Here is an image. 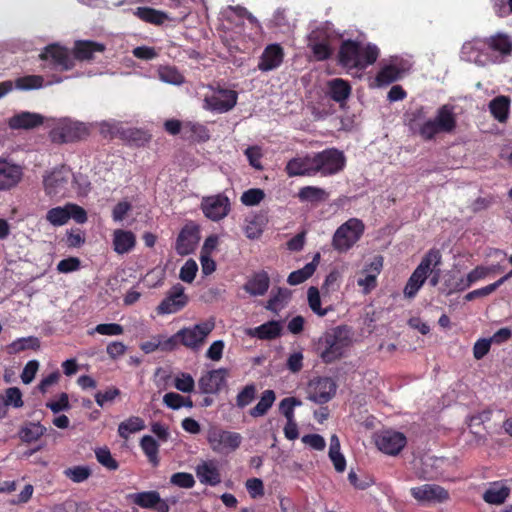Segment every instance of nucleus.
<instances>
[{
	"instance_id": "f257e3e1",
	"label": "nucleus",
	"mask_w": 512,
	"mask_h": 512,
	"mask_svg": "<svg viewBox=\"0 0 512 512\" xmlns=\"http://www.w3.org/2000/svg\"><path fill=\"white\" fill-rule=\"evenodd\" d=\"M409 128L424 140H431L437 134L450 133L456 127V116L452 106L443 105L435 117L426 116L424 108L414 111L409 119Z\"/></svg>"
},
{
	"instance_id": "f03ea898",
	"label": "nucleus",
	"mask_w": 512,
	"mask_h": 512,
	"mask_svg": "<svg viewBox=\"0 0 512 512\" xmlns=\"http://www.w3.org/2000/svg\"><path fill=\"white\" fill-rule=\"evenodd\" d=\"M379 56V49L372 44L362 45L354 41L342 43L339 51V60L347 69H365L372 65Z\"/></svg>"
},
{
	"instance_id": "7ed1b4c3",
	"label": "nucleus",
	"mask_w": 512,
	"mask_h": 512,
	"mask_svg": "<svg viewBox=\"0 0 512 512\" xmlns=\"http://www.w3.org/2000/svg\"><path fill=\"white\" fill-rule=\"evenodd\" d=\"M350 343L348 330L337 327L319 338L316 350L323 362L332 363L344 355Z\"/></svg>"
},
{
	"instance_id": "20e7f679",
	"label": "nucleus",
	"mask_w": 512,
	"mask_h": 512,
	"mask_svg": "<svg viewBox=\"0 0 512 512\" xmlns=\"http://www.w3.org/2000/svg\"><path fill=\"white\" fill-rule=\"evenodd\" d=\"M365 224L359 218H349L341 224L332 236L331 245L339 253H346L361 239Z\"/></svg>"
},
{
	"instance_id": "39448f33",
	"label": "nucleus",
	"mask_w": 512,
	"mask_h": 512,
	"mask_svg": "<svg viewBox=\"0 0 512 512\" xmlns=\"http://www.w3.org/2000/svg\"><path fill=\"white\" fill-rule=\"evenodd\" d=\"M441 263V254L437 250H430L421 260L419 265L409 277L403 294L408 299H413L425 283L433 268Z\"/></svg>"
},
{
	"instance_id": "423d86ee",
	"label": "nucleus",
	"mask_w": 512,
	"mask_h": 512,
	"mask_svg": "<svg viewBox=\"0 0 512 512\" xmlns=\"http://www.w3.org/2000/svg\"><path fill=\"white\" fill-rule=\"evenodd\" d=\"M237 92L231 89L209 87L204 96L203 108L216 113H226L237 103Z\"/></svg>"
},
{
	"instance_id": "0eeeda50",
	"label": "nucleus",
	"mask_w": 512,
	"mask_h": 512,
	"mask_svg": "<svg viewBox=\"0 0 512 512\" xmlns=\"http://www.w3.org/2000/svg\"><path fill=\"white\" fill-rule=\"evenodd\" d=\"M315 171L321 176H331L339 173L345 167L346 158L343 152L330 148L314 153Z\"/></svg>"
},
{
	"instance_id": "6e6552de",
	"label": "nucleus",
	"mask_w": 512,
	"mask_h": 512,
	"mask_svg": "<svg viewBox=\"0 0 512 512\" xmlns=\"http://www.w3.org/2000/svg\"><path fill=\"white\" fill-rule=\"evenodd\" d=\"M207 441L214 452L229 454L240 446L242 437L237 432L212 427L208 430Z\"/></svg>"
},
{
	"instance_id": "1a4fd4ad",
	"label": "nucleus",
	"mask_w": 512,
	"mask_h": 512,
	"mask_svg": "<svg viewBox=\"0 0 512 512\" xmlns=\"http://www.w3.org/2000/svg\"><path fill=\"white\" fill-rule=\"evenodd\" d=\"M88 134L89 126L87 124L68 118L59 120L50 133L52 140L59 143L72 142Z\"/></svg>"
},
{
	"instance_id": "9d476101",
	"label": "nucleus",
	"mask_w": 512,
	"mask_h": 512,
	"mask_svg": "<svg viewBox=\"0 0 512 512\" xmlns=\"http://www.w3.org/2000/svg\"><path fill=\"white\" fill-rule=\"evenodd\" d=\"M215 323L213 320H207L191 327H186L178 331L180 342L191 350H199L205 343L208 335L213 331Z\"/></svg>"
},
{
	"instance_id": "9b49d317",
	"label": "nucleus",
	"mask_w": 512,
	"mask_h": 512,
	"mask_svg": "<svg viewBox=\"0 0 512 512\" xmlns=\"http://www.w3.org/2000/svg\"><path fill=\"white\" fill-rule=\"evenodd\" d=\"M70 219L83 224L87 221V213L79 205L68 203L64 206L52 208L46 214V220L53 226H63Z\"/></svg>"
},
{
	"instance_id": "f8f14e48",
	"label": "nucleus",
	"mask_w": 512,
	"mask_h": 512,
	"mask_svg": "<svg viewBox=\"0 0 512 512\" xmlns=\"http://www.w3.org/2000/svg\"><path fill=\"white\" fill-rule=\"evenodd\" d=\"M411 68L409 61L400 57H392L383 64L375 78V86H387L401 79Z\"/></svg>"
},
{
	"instance_id": "ddd939ff",
	"label": "nucleus",
	"mask_w": 512,
	"mask_h": 512,
	"mask_svg": "<svg viewBox=\"0 0 512 512\" xmlns=\"http://www.w3.org/2000/svg\"><path fill=\"white\" fill-rule=\"evenodd\" d=\"M461 59L478 66L493 64L485 38H477L465 42L461 49Z\"/></svg>"
},
{
	"instance_id": "4468645a",
	"label": "nucleus",
	"mask_w": 512,
	"mask_h": 512,
	"mask_svg": "<svg viewBox=\"0 0 512 512\" xmlns=\"http://www.w3.org/2000/svg\"><path fill=\"white\" fill-rule=\"evenodd\" d=\"M413 498L422 505H435L449 500V492L437 484H423L410 489Z\"/></svg>"
},
{
	"instance_id": "2eb2a0df",
	"label": "nucleus",
	"mask_w": 512,
	"mask_h": 512,
	"mask_svg": "<svg viewBox=\"0 0 512 512\" xmlns=\"http://www.w3.org/2000/svg\"><path fill=\"white\" fill-rule=\"evenodd\" d=\"M71 178L72 173L66 167L53 170L44 178L46 193L54 197L64 196L68 190Z\"/></svg>"
},
{
	"instance_id": "dca6fc26",
	"label": "nucleus",
	"mask_w": 512,
	"mask_h": 512,
	"mask_svg": "<svg viewBox=\"0 0 512 512\" xmlns=\"http://www.w3.org/2000/svg\"><path fill=\"white\" fill-rule=\"evenodd\" d=\"M201 209L208 219L219 221L228 215L230 211V201L228 197L223 194L206 196L202 198Z\"/></svg>"
},
{
	"instance_id": "f3484780",
	"label": "nucleus",
	"mask_w": 512,
	"mask_h": 512,
	"mask_svg": "<svg viewBox=\"0 0 512 512\" xmlns=\"http://www.w3.org/2000/svg\"><path fill=\"white\" fill-rule=\"evenodd\" d=\"M406 437L403 433L385 430L375 436L377 448L387 455H397L406 445Z\"/></svg>"
},
{
	"instance_id": "a211bd4d",
	"label": "nucleus",
	"mask_w": 512,
	"mask_h": 512,
	"mask_svg": "<svg viewBox=\"0 0 512 512\" xmlns=\"http://www.w3.org/2000/svg\"><path fill=\"white\" fill-rule=\"evenodd\" d=\"M187 302L188 297L184 292V287L177 284L170 289L167 296L158 305L157 312L160 315L173 314L184 308Z\"/></svg>"
},
{
	"instance_id": "6ab92c4d",
	"label": "nucleus",
	"mask_w": 512,
	"mask_h": 512,
	"mask_svg": "<svg viewBox=\"0 0 512 512\" xmlns=\"http://www.w3.org/2000/svg\"><path fill=\"white\" fill-rule=\"evenodd\" d=\"M488 43L490 57L493 64L502 63L506 57L512 54V39L503 33H497L485 38Z\"/></svg>"
},
{
	"instance_id": "aec40b11",
	"label": "nucleus",
	"mask_w": 512,
	"mask_h": 512,
	"mask_svg": "<svg viewBox=\"0 0 512 512\" xmlns=\"http://www.w3.org/2000/svg\"><path fill=\"white\" fill-rule=\"evenodd\" d=\"M309 399L318 404H324L336 393L335 382L328 377L318 378L309 383Z\"/></svg>"
},
{
	"instance_id": "412c9836",
	"label": "nucleus",
	"mask_w": 512,
	"mask_h": 512,
	"mask_svg": "<svg viewBox=\"0 0 512 512\" xmlns=\"http://www.w3.org/2000/svg\"><path fill=\"white\" fill-rule=\"evenodd\" d=\"M127 499L144 509L155 508L158 512H169L170 509L168 503L161 499L157 491L131 493L127 495Z\"/></svg>"
},
{
	"instance_id": "4be33fe9",
	"label": "nucleus",
	"mask_w": 512,
	"mask_h": 512,
	"mask_svg": "<svg viewBox=\"0 0 512 512\" xmlns=\"http://www.w3.org/2000/svg\"><path fill=\"white\" fill-rule=\"evenodd\" d=\"M383 267V258L375 257L360 272L357 284L362 289L363 294H369L377 286V277Z\"/></svg>"
},
{
	"instance_id": "5701e85b",
	"label": "nucleus",
	"mask_w": 512,
	"mask_h": 512,
	"mask_svg": "<svg viewBox=\"0 0 512 512\" xmlns=\"http://www.w3.org/2000/svg\"><path fill=\"white\" fill-rule=\"evenodd\" d=\"M227 376L226 368L208 371L198 381L200 391L204 394H217L226 385Z\"/></svg>"
},
{
	"instance_id": "b1692460",
	"label": "nucleus",
	"mask_w": 512,
	"mask_h": 512,
	"mask_svg": "<svg viewBox=\"0 0 512 512\" xmlns=\"http://www.w3.org/2000/svg\"><path fill=\"white\" fill-rule=\"evenodd\" d=\"M199 230L193 224H188L180 231L175 249L179 255H188L192 253L199 242Z\"/></svg>"
},
{
	"instance_id": "393cba45",
	"label": "nucleus",
	"mask_w": 512,
	"mask_h": 512,
	"mask_svg": "<svg viewBox=\"0 0 512 512\" xmlns=\"http://www.w3.org/2000/svg\"><path fill=\"white\" fill-rule=\"evenodd\" d=\"M314 154L298 156L288 161L285 170L289 177L315 176Z\"/></svg>"
},
{
	"instance_id": "a878e982",
	"label": "nucleus",
	"mask_w": 512,
	"mask_h": 512,
	"mask_svg": "<svg viewBox=\"0 0 512 512\" xmlns=\"http://www.w3.org/2000/svg\"><path fill=\"white\" fill-rule=\"evenodd\" d=\"M23 175L22 168L4 158H0V191L15 187Z\"/></svg>"
},
{
	"instance_id": "bb28decb",
	"label": "nucleus",
	"mask_w": 512,
	"mask_h": 512,
	"mask_svg": "<svg viewBox=\"0 0 512 512\" xmlns=\"http://www.w3.org/2000/svg\"><path fill=\"white\" fill-rule=\"evenodd\" d=\"M196 476L201 484L216 486L221 483V473L216 460H203L195 467Z\"/></svg>"
},
{
	"instance_id": "cd10ccee",
	"label": "nucleus",
	"mask_w": 512,
	"mask_h": 512,
	"mask_svg": "<svg viewBox=\"0 0 512 512\" xmlns=\"http://www.w3.org/2000/svg\"><path fill=\"white\" fill-rule=\"evenodd\" d=\"M41 58L49 61L55 69L68 70L73 67V59L68 50L58 45L46 47L45 51L41 54Z\"/></svg>"
},
{
	"instance_id": "c85d7f7f",
	"label": "nucleus",
	"mask_w": 512,
	"mask_h": 512,
	"mask_svg": "<svg viewBox=\"0 0 512 512\" xmlns=\"http://www.w3.org/2000/svg\"><path fill=\"white\" fill-rule=\"evenodd\" d=\"M284 51L279 44L268 45L259 60L258 69L268 72L277 69L283 62Z\"/></svg>"
},
{
	"instance_id": "c756f323",
	"label": "nucleus",
	"mask_w": 512,
	"mask_h": 512,
	"mask_svg": "<svg viewBox=\"0 0 512 512\" xmlns=\"http://www.w3.org/2000/svg\"><path fill=\"white\" fill-rule=\"evenodd\" d=\"M43 117L38 113L22 111L14 114L7 120V125L12 130H28L42 124Z\"/></svg>"
},
{
	"instance_id": "7c9ffc66",
	"label": "nucleus",
	"mask_w": 512,
	"mask_h": 512,
	"mask_svg": "<svg viewBox=\"0 0 512 512\" xmlns=\"http://www.w3.org/2000/svg\"><path fill=\"white\" fill-rule=\"evenodd\" d=\"M104 50V44L90 40L76 41L73 49L75 58L79 60H91L96 53H103Z\"/></svg>"
},
{
	"instance_id": "2f4dec72",
	"label": "nucleus",
	"mask_w": 512,
	"mask_h": 512,
	"mask_svg": "<svg viewBox=\"0 0 512 512\" xmlns=\"http://www.w3.org/2000/svg\"><path fill=\"white\" fill-rule=\"evenodd\" d=\"M270 279L266 272L261 271L252 275L243 289L251 296H263L269 288Z\"/></svg>"
},
{
	"instance_id": "473e14b6",
	"label": "nucleus",
	"mask_w": 512,
	"mask_h": 512,
	"mask_svg": "<svg viewBox=\"0 0 512 512\" xmlns=\"http://www.w3.org/2000/svg\"><path fill=\"white\" fill-rule=\"evenodd\" d=\"M510 494V489L502 482H493L485 490L483 499L486 503L500 505L505 502Z\"/></svg>"
},
{
	"instance_id": "72a5a7b5",
	"label": "nucleus",
	"mask_w": 512,
	"mask_h": 512,
	"mask_svg": "<svg viewBox=\"0 0 512 512\" xmlns=\"http://www.w3.org/2000/svg\"><path fill=\"white\" fill-rule=\"evenodd\" d=\"M136 244V237L131 231L117 229L113 233V247L118 254L130 252Z\"/></svg>"
},
{
	"instance_id": "f704fd0d",
	"label": "nucleus",
	"mask_w": 512,
	"mask_h": 512,
	"mask_svg": "<svg viewBox=\"0 0 512 512\" xmlns=\"http://www.w3.org/2000/svg\"><path fill=\"white\" fill-rule=\"evenodd\" d=\"M321 32L312 31L308 36V46L313 52L316 60H325L331 55V48L324 39H320Z\"/></svg>"
},
{
	"instance_id": "c9c22d12",
	"label": "nucleus",
	"mask_w": 512,
	"mask_h": 512,
	"mask_svg": "<svg viewBox=\"0 0 512 512\" xmlns=\"http://www.w3.org/2000/svg\"><path fill=\"white\" fill-rule=\"evenodd\" d=\"M298 198L301 202L316 205L328 200L329 193L321 187L305 186L299 189Z\"/></svg>"
},
{
	"instance_id": "e433bc0d",
	"label": "nucleus",
	"mask_w": 512,
	"mask_h": 512,
	"mask_svg": "<svg viewBox=\"0 0 512 512\" xmlns=\"http://www.w3.org/2000/svg\"><path fill=\"white\" fill-rule=\"evenodd\" d=\"M307 302L310 310L318 317H324L333 311L331 305L323 306L320 291L317 287L311 286L308 288Z\"/></svg>"
},
{
	"instance_id": "4c0bfd02",
	"label": "nucleus",
	"mask_w": 512,
	"mask_h": 512,
	"mask_svg": "<svg viewBox=\"0 0 512 512\" xmlns=\"http://www.w3.org/2000/svg\"><path fill=\"white\" fill-rule=\"evenodd\" d=\"M509 109L510 99L507 96H497L489 103L490 113L500 123L507 121Z\"/></svg>"
},
{
	"instance_id": "58836bf2",
	"label": "nucleus",
	"mask_w": 512,
	"mask_h": 512,
	"mask_svg": "<svg viewBox=\"0 0 512 512\" xmlns=\"http://www.w3.org/2000/svg\"><path fill=\"white\" fill-rule=\"evenodd\" d=\"M328 93L336 102H344L351 93V87L347 81L336 78L328 82Z\"/></svg>"
},
{
	"instance_id": "ea45409f",
	"label": "nucleus",
	"mask_w": 512,
	"mask_h": 512,
	"mask_svg": "<svg viewBox=\"0 0 512 512\" xmlns=\"http://www.w3.org/2000/svg\"><path fill=\"white\" fill-rule=\"evenodd\" d=\"M182 135L185 139L192 141H206L209 139L208 129L200 123L191 121L183 123Z\"/></svg>"
},
{
	"instance_id": "a19ab883",
	"label": "nucleus",
	"mask_w": 512,
	"mask_h": 512,
	"mask_svg": "<svg viewBox=\"0 0 512 512\" xmlns=\"http://www.w3.org/2000/svg\"><path fill=\"white\" fill-rule=\"evenodd\" d=\"M319 258L320 255L316 254L312 262L307 263L303 268L290 273L287 282L290 285H298L306 281L315 272Z\"/></svg>"
},
{
	"instance_id": "79ce46f5",
	"label": "nucleus",
	"mask_w": 512,
	"mask_h": 512,
	"mask_svg": "<svg viewBox=\"0 0 512 512\" xmlns=\"http://www.w3.org/2000/svg\"><path fill=\"white\" fill-rule=\"evenodd\" d=\"M145 428V422L141 417L131 416L118 426V434L121 438L128 439L133 433Z\"/></svg>"
},
{
	"instance_id": "37998d69",
	"label": "nucleus",
	"mask_w": 512,
	"mask_h": 512,
	"mask_svg": "<svg viewBox=\"0 0 512 512\" xmlns=\"http://www.w3.org/2000/svg\"><path fill=\"white\" fill-rule=\"evenodd\" d=\"M159 79L167 84L182 85L185 82L184 76L173 66H160L157 70Z\"/></svg>"
},
{
	"instance_id": "c03bdc74",
	"label": "nucleus",
	"mask_w": 512,
	"mask_h": 512,
	"mask_svg": "<svg viewBox=\"0 0 512 512\" xmlns=\"http://www.w3.org/2000/svg\"><path fill=\"white\" fill-rule=\"evenodd\" d=\"M46 431L40 423L30 422L25 424L19 431V437L23 442L31 443L37 441Z\"/></svg>"
},
{
	"instance_id": "a18cd8bd",
	"label": "nucleus",
	"mask_w": 512,
	"mask_h": 512,
	"mask_svg": "<svg viewBox=\"0 0 512 512\" xmlns=\"http://www.w3.org/2000/svg\"><path fill=\"white\" fill-rule=\"evenodd\" d=\"M281 329L280 322L269 321L254 328L251 334L259 339H274L280 335Z\"/></svg>"
},
{
	"instance_id": "49530a36",
	"label": "nucleus",
	"mask_w": 512,
	"mask_h": 512,
	"mask_svg": "<svg viewBox=\"0 0 512 512\" xmlns=\"http://www.w3.org/2000/svg\"><path fill=\"white\" fill-rule=\"evenodd\" d=\"M61 79H56L54 81H48L44 83V79L42 76L38 75H29L25 77L18 78L15 82V86L21 90H30V89H39L44 85H50L53 83H59Z\"/></svg>"
},
{
	"instance_id": "de8ad7c7",
	"label": "nucleus",
	"mask_w": 512,
	"mask_h": 512,
	"mask_svg": "<svg viewBox=\"0 0 512 512\" xmlns=\"http://www.w3.org/2000/svg\"><path fill=\"white\" fill-rule=\"evenodd\" d=\"M276 399L273 390H265L260 397V400L254 408L250 410V415L253 417H261L265 415L272 407Z\"/></svg>"
},
{
	"instance_id": "09e8293b",
	"label": "nucleus",
	"mask_w": 512,
	"mask_h": 512,
	"mask_svg": "<svg viewBox=\"0 0 512 512\" xmlns=\"http://www.w3.org/2000/svg\"><path fill=\"white\" fill-rule=\"evenodd\" d=\"M134 14L141 20L156 25L162 24L168 19L164 12L148 7H139L134 11Z\"/></svg>"
},
{
	"instance_id": "8fccbe9b",
	"label": "nucleus",
	"mask_w": 512,
	"mask_h": 512,
	"mask_svg": "<svg viewBox=\"0 0 512 512\" xmlns=\"http://www.w3.org/2000/svg\"><path fill=\"white\" fill-rule=\"evenodd\" d=\"M140 446L153 466H157L159 464V444L156 440L149 435H145L140 441Z\"/></svg>"
},
{
	"instance_id": "3c124183",
	"label": "nucleus",
	"mask_w": 512,
	"mask_h": 512,
	"mask_svg": "<svg viewBox=\"0 0 512 512\" xmlns=\"http://www.w3.org/2000/svg\"><path fill=\"white\" fill-rule=\"evenodd\" d=\"M443 291L447 295H450L455 292H460L468 289L467 282L465 281L464 276H458L454 273H450L444 280L443 283Z\"/></svg>"
},
{
	"instance_id": "603ef678",
	"label": "nucleus",
	"mask_w": 512,
	"mask_h": 512,
	"mask_svg": "<svg viewBox=\"0 0 512 512\" xmlns=\"http://www.w3.org/2000/svg\"><path fill=\"white\" fill-rule=\"evenodd\" d=\"M1 399L4 402V406H9L15 409H19L24 406L23 394L18 387L7 388Z\"/></svg>"
},
{
	"instance_id": "864d4df0",
	"label": "nucleus",
	"mask_w": 512,
	"mask_h": 512,
	"mask_svg": "<svg viewBox=\"0 0 512 512\" xmlns=\"http://www.w3.org/2000/svg\"><path fill=\"white\" fill-rule=\"evenodd\" d=\"M290 299V293L286 289H279L277 293L271 296L268 300L266 308L270 311L277 313L283 309Z\"/></svg>"
},
{
	"instance_id": "5fc2aeb1",
	"label": "nucleus",
	"mask_w": 512,
	"mask_h": 512,
	"mask_svg": "<svg viewBox=\"0 0 512 512\" xmlns=\"http://www.w3.org/2000/svg\"><path fill=\"white\" fill-rule=\"evenodd\" d=\"M272 21L282 32H289L295 26V19L288 16L286 10H277Z\"/></svg>"
},
{
	"instance_id": "6e6d98bb",
	"label": "nucleus",
	"mask_w": 512,
	"mask_h": 512,
	"mask_svg": "<svg viewBox=\"0 0 512 512\" xmlns=\"http://www.w3.org/2000/svg\"><path fill=\"white\" fill-rule=\"evenodd\" d=\"M39 347V340L36 337H24L13 341L9 346L10 353H18L26 349H35Z\"/></svg>"
},
{
	"instance_id": "4d7b16f0",
	"label": "nucleus",
	"mask_w": 512,
	"mask_h": 512,
	"mask_svg": "<svg viewBox=\"0 0 512 512\" xmlns=\"http://www.w3.org/2000/svg\"><path fill=\"white\" fill-rule=\"evenodd\" d=\"M124 332L123 326L117 323H103L98 324L92 330L88 331L89 335H93L94 333H98L100 335L105 336H119Z\"/></svg>"
},
{
	"instance_id": "13d9d810",
	"label": "nucleus",
	"mask_w": 512,
	"mask_h": 512,
	"mask_svg": "<svg viewBox=\"0 0 512 512\" xmlns=\"http://www.w3.org/2000/svg\"><path fill=\"white\" fill-rule=\"evenodd\" d=\"M174 387L183 393H191L195 387L193 377L185 372H180L174 377Z\"/></svg>"
},
{
	"instance_id": "bf43d9fd",
	"label": "nucleus",
	"mask_w": 512,
	"mask_h": 512,
	"mask_svg": "<svg viewBox=\"0 0 512 512\" xmlns=\"http://www.w3.org/2000/svg\"><path fill=\"white\" fill-rule=\"evenodd\" d=\"M493 272V267H487L483 265L476 266L465 276V281L467 282L468 288L472 286L474 283L485 279L489 274Z\"/></svg>"
},
{
	"instance_id": "052dcab7",
	"label": "nucleus",
	"mask_w": 512,
	"mask_h": 512,
	"mask_svg": "<svg viewBox=\"0 0 512 512\" xmlns=\"http://www.w3.org/2000/svg\"><path fill=\"white\" fill-rule=\"evenodd\" d=\"M265 198V193L260 188H252L241 195V203L245 206H256Z\"/></svg>"
},
{
	"instance_id": "680f3d73",
	"label": "nucleus",
	"mask_w": 512,
	"mask_h": 512,
	"mask_svg": "<svg viewBox=\"0 0 512 512\" xmlns=\"http://www.w3.org/2000/svg\"><path fill=\"white\" fill-rule=\"evenodd\" d=\"M97 461L109 470H116L118 462L112 457L108 448H98L95 450Z\"/></svg>"
},
{
	"instance_id": "e2e57ef3",
	"label": "nucleus",
	"mask_w": 512,
	"mask_h": 512,
	"mask_svg": "<svg viewBox=\"0 0 512 512\" xmlns=\"http://www.w3.org/2000/svg\"><path fill=\"white\" fill-rule=\"evenodd\" d=\"M170 483L174 486L190 489L195 485V479L191 473L177 472L170 477Z\"/></svg>"
},
{
	"instance_id": "0e129e2a",
	"label": "nucleus",
	"mask_w": 512,
	"mask_h": 512,
	"mask_svg": "<svg viewBox=\"0 0 512 512\" xmlns=\"http://www.w3.org/2000/svg\"><path fill=\"white\" fill-rule=\"evenodd\" d=\"M64 474L73 482L81 483L90 476L91 471L86 466H74L66 469Z\"/></svg>"
},
{
	"instance_id": "69168bd1",
	"label": "nucleus",
	"mask_w": 512,
	"mask_h": 512,
	"mask_svg": "<svg viewBox=\"0 0 512 512\" xmlns=\"http://www.w3.org/2000/svg\"><path fill=\"white\" fill-rule=\"evenodd\" d=\"M256 388L253 384L246 385L236 397V405L239 408L248 406L255 398Z\"/></svg>"
},
{
	"instance_id": "338daca9",
	"label": "nucleus",
	"mask_w": 512,
	"mask_h": 512,
	"mask_svg": "<svg viewBox=\"0 0 512 512\" xmlns=\"http://www.w3.org/2000/svg\"><path fill=\"white\" fill-rule=\"evenodd\" d=\"M197 271V263L194 260L189 259L181 267L179 277L182 281L191 283L195 279Z\"/></svg>"
},
{
	"instance_id": "774afa93",
	"label": "nucleus",
	"mask_w": 512,
	"mask_h": 512,
	"mask_svg": "<svg viewBox=\"0 0 512 512\" xmlns=\"http://www.w3.org/2000/svg\"><path fill=\"white\" fill-rule=\"evenodd\" d=\"M245 155L249 161V164L256 170H262L263 166L261 158L263 156L262 149L259 146H250L245 150Z\"/></svg>"
}]
</instances>
